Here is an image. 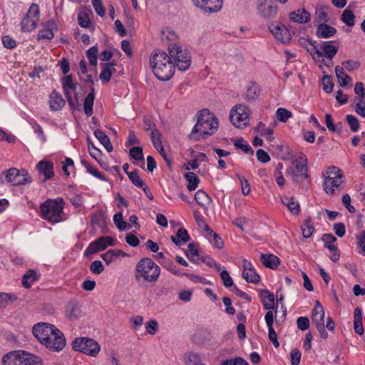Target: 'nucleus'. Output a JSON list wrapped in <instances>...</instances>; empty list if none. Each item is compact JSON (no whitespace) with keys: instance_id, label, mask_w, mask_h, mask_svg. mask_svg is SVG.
<instances>
[{"instance_id":"33","label":"nucleus","mask_w":365,"mask_h":365,"mask_svg":"<svg viewBox=\"0 0 365 365\" xmlns=\"http://www.w3.org/2000/svg\"><path fill=\"white\" fill-rule=\"evenodd\" d=\"M95 98L94 87L91 88L90 93L87 95L84 101V112L88 116L93 114V106Z\"/></svg>"},{"instance_id":"38","label":"nucleus","mask_w":365,"mask_h":365,"mask_svg":"<svg viewBox=\"0 0 365 365\" xmlns=\"http://www.w3.org/2000/svg\"><path fill=\"white\" fill-rule=\"evenodd\" d=\"M190 237L187 230L182 227L180 228L175 236H171V240L176 245H180L181 242L189 241Z\"/></svg>"},{"instance_id":"41","label":"nucleus","mask_w":365,"mask_h":365,"mask_svg":"<svg viewBox=\"0 0 365 365\" xmlns=\"http://www.w3.org/2000/svg\"><path fill=\"white\" fill-rule=\"evenodd\" d=\"M187 257L194 263H198L202 258L199 257L197 249L194 243H190L185 252Z\"/></svg>"},{"instance_id":"12","label":"nucleus","mask_w":365,"mask_h":365,"mask_svg":"<svg viewBox=\"0 0 365 365\" xmlns=\"http://www.w3.org/2000/svg\"><path fill=\"white\" fill-rule=\"evenodd\" d=\"M62 88L70 107L71 109H76V104L72 98L71 92H76L78 88L82 89L81 84L74 82L71 75H67L62 78Z\"/></svg>"},{"instance_id":"48","label":"nucleus","mask_w":365,"mask_h":365,"mask_svg":"<svg viewBox=\"0 0 365 365\" xmlns=\"http://www.w3.org/2000/svg\"><path fill=\"white\" fill-rule=\"evenodd\" d=\"M113 222L115 226L120 230H125L130 228V225H128L127 222L123 221V214L122 212H118L113 216Z\"/></svg>"},{"instance_id":"37","label":"nucleus","mask_w":365,"mask_h":365,"mask_svg":"<svg viewBox=\"0 0 365 365\" xmlns=\"http://www.w3.org/2000/svg\"><path fill=\"white\" fill-rule=\"evenodd\" d=\"M259 96V89L255 83L250 84L246 90V92L243 95L244 98L249 101H255Z\"/></svg>"},{"instance_id":"14","label":"nucleus","mask_w":365,"mask_h":365,"mask_svg":"<svg viewBox=\"0 0 365 365\" xmlns=\"http://www.w3.org/2000/svg\"><path fill=\"white\" fill-rule=\"evenodd\" d=\"M292 164L295 165V170L292 172L294 182H298L300 178L307 179L309 178L307 158L304 155L301 154L299 160L292 161Z\"/></svg>"},{"instance_id":"11","label":"nucleus","mask_w":365,"mask_h":365,"mask_svg":"<svg viewBox=\"0 0 365 365\" xmlns=\"http://www.w3.org/2000/svg\"><path fill=\"white\" fill-rule=\"evenodd\" d=\"M46 343L44 346L52 351H60L66 346V340L63 332L58 328H55V330L50 334Z\"/></svg>"},{"instance_id":"27","label":"nucleus","mask_w":365,"mask_h":365,"mask_svg":"<svg viewBox=\"0 0 365 365\" xmlns=\"http://www.w3.org/2000/svg\"><path fill=\"white\" fill-rule=\"evenodd\" d=\"M262 263L267 267L274 269L280 264V259L273 254H262L260 256Z\"/></svg>"},{"instance_id":"7","label":"nucleus","mask_w":365,"mask_h":365,"mask_svg":"<svg viewBox=\"0 0 365 365\" xmlns=\"http://www.w3.org/2000/svg\"><path fill=\"white\" fill-rule=\"evenodd\" d=\"M72 348L91 356H96L100 351V345L94 339L87 337L76 338L72 342Z\"/></svg>"},{"instance_id":"40","label":"nucleus","mask_w":365,"mask_h":365,"mask_svg":"<svg viewBox=\"0 0 365 365\" xmlns=\"http://www.w3.org/2000/svg\"><path fill=\"white\" fill-rule=\"evenodd\" d=\"M185 178L187 181V188L190 191L195 190L200 182L197 176L193 172H188L184 175Z\"/></svg>"},{"instance_id":"13","label":"nucleus","mask_w":365,"mask_h":365,"mask_svg":"<svg viewBox=\"0 0 365 365\" xmlns=\"http://www.w3.org/2000/svg\"><path fill=\"white\" fill-rule=\"evenodd\" d=\"M56 327L45 322H41L35 324L33 327V334L34 336L38 340V341L44 345L46 343V340L49 337L52 331L55 330Z\"/></svg>"},{"instance_id":"24","label":"nucleus","mask_w":365,"mask_h":365,"mask_svg":"<svg viewBox=\"0 0 365 365\" xmlns=\"http://www.w3.org/2000/svg\"><path fill=\"white\" fill-rule=\"evenodd\" d=\"M289 19L293 22L306 24L311 20V14L304 9H299L290 13Z\"/></svg>"},{"instance_id":"56","label":"nucleus","mask_w":365,"mask_h":365,"mask_svg":"<svg viewBox=\"0 0 365 365\" xmlns=\"http://www.w3.org/2000/svg\"><path fill=\"white\" fill-rule=\"evenodd\" d=\"M130 155L136 160H143V148L140 146L133 147L130 149Z\"/></svg>"},{"instance_id":"21","label":"nucleus","mask_w":365,"mask_h":365,"mask_svg":"<svg viewBox=\"0 0 365 365\" xmlns=\"http://www.w3.org/2000/svg\"><path fill=\"white\" fill-rule=\"evenodd\" d=\"M36 168L39 174L43 175L44 178L43 181H46L52 178L54 175L53 164L48 160H41L37 165Z\"/></svg>"},{"instance_id":"28","label":"nucleus","mask_w":365,"mask_h":365,"mask_svg":"<svg viewBox=\"0 0 365 365\" xmlns=\"http://www.w3.org/2000/svg\"><path fill=\"white\" fill-rule=\"evenodd\" d=\"M281 201L284 205L292 215H298L300 212V206L298 201L295 200L294 198L284 196L281 197Z\"/></svg>"},{"instance_id":"23","label":"nucleus","mask_w":365,"mask_h":365,"mask_svg":"<svg viewBox=\"0 0 365 365\" xmlns=\"http://www.w3.org/2000/svg\"><path fill=\"white\" fill-rule=\"evenodd\" d=\"M49 98V108L53 111L59 110L65 106V100L55 89L50 94Z\"/></svg>"},{"instance_id":"9","label":"nucleus","mask_w":365,"mask_h":365,"mask_svg":"<svg viewBox=\"0 0 365 365\" xmlns=\"http://www.w3.org/2000/svg\"><path fill=\"white\" fill-rule=\"evenodd\" d=\"M5 180L10 182L11 185L19 186L31 182V177L25 169L19 170L16 168H11L4 173Z\"/></svg>"},{"instance_id":"5","label":"nucleus","mask_w":365,"mask_h":365,"mask_svg":"<svg viewBox=\"0 0 365 365\" xmlns=\"http://www.w3.org/2000/svg\"><path fill=\"white\" fill-rule=\"evenodd\" d=\"M63 209L62 200H47L41 205V215L48 222H59L62 220Z\"/></svg>"},{"instance_id":"54","label":"nucleus","mask_w":365,"mask_h":365,"mask_svg":"<svg viewBox=\"0 0 365 365\" xmlns=\"http://www.w3.org/2000/svg\"><path fill=\"white\" fill-rule=\"evenodd\" d=\"M346 120L352 132L358 131L359 128V120L352 115H346Z\"/></svg>"},{"instance_id":"16","label":"nucleus","mask_w":365,"mask_h":365,"mask_svg":"<svg viewBox=\"0 0 365 365\" xmlns=\"http://www.w3.org/2000/svg\"><path fill=\"white\" fill-rule=\"evenodd\" d=\"M195 6L205 12L215 13L220 10L222 0H192Z\"/></svg>"},{"instance_id":"46","label":"nucleus","mask_w":365,"mask_h":365,"mask_svg":"<svg viewBox=\"0 0 365 365\" xmlns=\"http://www.w3.org/2000/svg\"><path fill=\"white\" fill-rule=\"evenodd\" d=\"M341 20L348 26H353L355 22V16L352 11L346 9L341 16Z\"/></svg>"},{"instance_id":"18","label":"nucleus","mask_w":365,"mask_h":365,"mask_svg":"<svg viewBox=\"0 0 365 365\" xmlns=\"http://www.w3.org/2000/svg\"><path fill=\"white\" fill-rule=\"evenodd\" d=\"M257 12L263 18H273L277 13V7L272 6L267 0H261L257 6Z\"/></svg>"},{"instance_id":"4","label":"nucleus","mask_w":365,"mask_h":365,"mask_svg":"<svg viewBox=\"0 0 365 365\" xmlns=\"http://www.w3.org/2000/svg\"><path fill=\"white\" fill-rule=\"evenodd\" d=\"M170 59L173 60L175 68L180 71L187 70L191 65V54L187 49L178 43H171L168 47Z\"/></svg>"},{"instance_id":"22","label":"nucleus","mask_w":365,"mask_h":365,"mask_svg":"<svg viewBox=\"0 0 365 365\" xmlns=\"http://www.w3.org/2000/svg\"><path fill=\"white\" fill-rule=\"evenodd\" d=\"M324 315L325 312L323 307L318 300L316 301L315 305L312 311V321L316 327L324 324Z\"/></svg>"},{"instance_id":"32","label":"nucleus","mask_w":365,"mask_h":365,"mask_svg":"<svg viewBox=\"0 0 365 365\" xmlns=\"http://www.w3.org/2000/svg\"><path fill=\"white\" fill-rule=\"evenodd\" d=\"M94 135L108 152L110 153L113 150V145L110 143V138L104 132L98 129L94 131Z\"/></svg>"},{"instance_id":"47","label":"nucleus","mask_w":365,"mask_h":365,"mask_svg":"<svg viewBox=\"0 0 365 365\" xmlns=\"http://www.w3.org/2000/svg\"><path fill=\"white\" fill-rule=\"evenodd\" d=\"M232 140L233 141L235 146L237 148L242 150L245 153H247V154L250 153L252 155L254 153L253 149L251 148V146L249 144L243 143L245 142V140L242 138H240L236 140Z\"/></svg>"},{"instance_id":"39","label":"nucleus","mask_w":365,"mask_h":365,"mask_svg":"<svg viewBox=\"0 0 365 365\" xmlns=\"http://www.w3.org/2000/svg\"><path fill=\"white\" fill-rule=\"evenodd\" d=\"M49 28H44L41 31H40L38 34V39H47L50 40L53 38L54 34L53 33V29L56 28L55 22L51 20L48 22Z\"/></svg>"},{"instance_id":"61","label":"nucleus","mask_w":365,"mask_h":365,"mask_svg":"<svg viewBox=\"0 0 365 365\" xmlns=\"http://www.w3.org/2000/svg\"><path fill=\"white\" fill-rule=\"evenodd\" d=\"M309 320L307 317H299L297 319V328L302 331H305L309 327Z\"/></svg>"},{"instance_id":"55","label":"nucleus","mask_w":365,"mask_h":365,"mask_svg":"<svg viewBox=\"0 0 365 365\" xmlns=\"http://www.w3.org/2000/svg\"><path fill=\"white\" fill-rule=\"evenodd\" d=\"M313 45H310L311 47H307V51L310 53V55L313 57L315 61H319V59L322 57L323 53L317 48V47L314 45L316 41H313Z\"/></svg>"},{"instance_id":"17","label":"nucleus","mask_w":365,"mask_h":365,"mask_svg":"<svg viewBox=\"0 0 365 365\" xmlns=\"http://www.w3.org/2000/svg\"><path fill=\"white\" fill-rule=\"evenodd\" d=\"M242 277L249 283L257 284L260 281L259 275L256 272L252 263L247 259L243 260Z\"/></svg>"},{"instance_id":"20","label":"nucleus","mask_w":365,"mask_h":365,"mask_svg":"<svg viewBox=\"0 0 365 365\" xmlns=\"http://www.w3.org/2000/svg\"><path fill=\"white\" fill-rule=\"evenodd\" d=\"M344 177L326 176L324 182V190L329 195H334L336 190L339 189Z\"/></svg>"},{"instance_id":"49","label":"nucleus","mask_w":365,"mask_h":365,"mask_svg":"<svg viewBox=\"0 0 365 365\" xmlns=\"http://www.w3.org/2000/svg\"><path fill=\"white\" fill-rule=\"evenodd\" d=\"M338 48L330 44L329 42H325L323 46V55L329 59H332L336 54Z\"/></svg>"},{"instance_id":"43","label":"nucleus","mask_w":365,"mask_h":365,"mask_svg":"<svg viewBox=\"0 0 365 365\" xmlns=\"http://www.w3.org/2000/svg\"><path fill=\"white\" fill-rule=\"evenodd\" d=\"M37 279V276L34 270H29L22 277V284L26 288H30L33 282Z\"/></svg>"},{"instance_id":"57","label":"nucleus","mask_w":365,"mask_h":365,"mask_svg":"<svg viewBox=\"0 0 365 365\" xmlns=\"http://www.w3.org/2000/svg\"><path fill=\"white\" fill-rule=\"evenodd\" d=\"M322 86L323 90L327 93H330L334 87V83L332 82V80L329 76H324L322 78Z\"/></svg>"},{"instance_id":"34","label":"nucleus","mask_w":365,"mask_h":365,"mask_svg":"<svg viewBox=\"0 0 365 365\" xmlns=\"http://www.w3.org/2000/svg\"><path fill=\"white\" fill-rule=\"evenodd\" d=\"M335 72L341 86H346L351 82V78L344 73L343 67L339 66H336Z\"/></svg>"},{"instance_id":"53","label":"nucleus","mask_w":365,"mask_h":365,"mask_svg":"<svg viewBox=\"0 0 365 365\" xmlns=\"http://www.w3.org/2000/svg\"><path fill=\"white\" fill-rule=\"evenodd\" d=\"M292 116V113L286 108H279L277 110L276 117L281 122H287Z\"/></svg>"},{"instance_id":"15","label":"nucleus","mask_w":365,"mask_h":365,"mask_svg":"<svg viewBox=\"0 0 365 365\" xmlns=\"http://www.w3.org/2000/svg\"><path fill=\"white\" fill-rule=\"evenodd\" d=\"M113 239L112 237H101L89 245L84 254L88 257L99 251L106 250L108 245L113 246Z\"/></svg>"},{"instance_id":"8","label":"nucleus","mask_w":365,"mask_h":365,"mask_svg":"<svg viewBox=\"0 0 365 365\" xmlns=\"http://www.w3.org/2000/svg\"><path fill=\"white\" fill-rule=\"evenodd\" d=\"M250 111L244 104L235 106L230 111L231 123L238 128H242L249 124Z\"/></svg>"},{"instance_id":"10","label":"nucleus","mask_w":365,"mask_h":365,"mask_svg":"<svg viewBox=\"0 0 365 365\" xmlns=\"http://www.w3.org/2000/svg\"><path fill=\"white\" fill-rule=\"evenodd\" d=\"M39 8L36 4H32L26 16L21 20V29L24 31H31L34 30L39 20Z\"/></svg>"},{"instance_id":"25","label":"nucleus","mask_w":365,"mask_h":365,"mask_svg":"<svg viewBox=\"0 0 365 365\" xmlns=\"http://www.w3.org/2000/svg\"><path fill=\"white\" fill-rule=\"evenodd\" d=\"M263 307L266 310H272L274 308V296L268 289H261L259 292Z\"/></svg>"},{"instance_id":"6","label":"nucleus","mask_w":365,"mask_h":365,"mask_svg":"<svg viewBox=\"0 0 365 365\" xmlns=\"http://www.w3.org/2000/svg\"><path fill=\"white\" fill-rule=\"evenodd\" d=\"M41 361L38 356L25 351H11L2 358L3 365H31Z\"/></svg>"},{"instance_id":"26","label":"nucleus","mask_w":365,"mask_h":365,"mask_svg":"<svg viewBox=\"0 0 365 365\" xmlns=\"http://www.w3.org/2000/svg\"><path fill=\"white\" fill-rule=\"evenodd\" d=\"M336 33V29L325 23H321L318 25L316 34L319 38H328Z\"/></svg>"},{"instance_id":"29","label":"nucleus","mask_w":365,"mask_h":365,"mask_svg":"<svg viewBox=\"0 0 365 365\" xmlns=\"http://www.w3.org/2000/svg\"><path fill=\"white\" fill-rule=\"evenodd\" d=\"M66 312L67 316L70 320L77 319L81 316V306L76 302H69Z\"/></svg>"},{"instance_id":"31","label":"nucleus","mask_w":365,"mask_h":365,"mask_svg":"<svg viewBox=\"0 0 365 365\" xmlns=\"http://www.w3.org/2000/svg\"><path fill=\"white\" fill-rule=\"evenodd\" d=\"M195 200L203 208H207L212 202L211 197L202 190H198L195 192Z\"/></svg>"},{"instance_id":"45","label":"nucleus","mask_w":365,"mask_h":365,"mask_svg":"<svg viewBox=\"0 0 365 365\" xmlns=\"http://www.w3.org/2000/svg\"><path fill=\"white\" fill-rule=\"evenodd\" d=\"M160 137L161 134L156 128L152 129L150 133V138L153 144V146L157 150H159V148H161V147H163Z\"/></svg>"},{"instance_id":"42","label":"nucleus","mask_w":365,"mask_h":365,"mask_svg":"<svg viewBox=\"0 0 365 365\" xmlns=\"http://www.w3.org/2000/svg\"><path fill=\"white\" fill-rule=\"evenodd\" d=\"M301 230H302V232L304 237L309 238L312 236V235L314 230V228L313 225L312 224L311 217H308L304 220V223L302 224V225L301 227Z\"/></svg>"},{"instance_id":"60","label":"nucleus","mask_w":365,"mask_h":365,"mask_svg":"<svg viewBox=\"0 0 365 365\" xmlns=\"http://www.w3.org/2000/svg\"><path fill=\"white\" fill-rule=\"evenodd\" d=\"M220 277L225 287H230L232 286V279L227 270H222L220 272Z\"/></svg>"},{"instance_id":"58","label":"nucleus","mask_w":365,"mask_h":365,"mask_svg":"<svg viewBox=\"0 0 365 365\" xmlns=\"http://www.w3.org/2000/svg\"><path fill=\"white\" fill-rule=\"evenodd\" d=\"M82 164L86 167L87 171L101 180H105L104 176L96 168H94L92 165L88 163L86 161L82 160Z\"/></svg>"},{"instance_id":"30","label":"nucleus","mask_w":365,"mask_h":365,"mask_svg":"<svg viewBox=\"0 0 365 365\" xmlns=\"http://www.w3.org/2000/svg\"><path fill=\"white\" fill-rule=\"evenodd\" d=\"M354 331L358 334L362 335L364 334V331L362 323V314L361 309L359 307H356L354 309Z\"/></svg>"},{"instance_id":"19","label":"nucleus","mask_w":365,"mask_h":365,"mask_svg":"<svg viewBox=\"0 0 365 365\" xmlns=\"http://www.w3.org/2000/svg\"><path fill=\"white\" fill-rule=\"evenodd\" d=\"M269 29L277 40L282 43H286L289 41L291 34L284 26L272 24L269 26Z\"/></svg>"},{"instance_id":"59","label":"nucleus","mask_w":365,"mask_h":365,"mask_svg":"<svg viewBox=\"0 0 365 365\" xmlns=\"http://www.w3.org/2000/svg\"><path fill=\"white\" fill-rule=\"evenodd\" d=\"M90 270L95 274H100L103 272L104 267L101 261L95 260L91 264Z\"/></svg>"},{"instance_id":"64","label":"nucleus","mask_w":365,"mask_h":365,"mask_svg":"<svg viewBox=\"0 0 365 365\" xmlns=\"http://www.w3.org/2000/svg\"><path fill=\"white\" fill-rule=\"evenodd\" d=\"M91 1H92V5H93L95 11H96V13L100 16H102V17L105 16L106 10L102 5V1L101 0H91Z\"/></svg>"},{"instance_id":"62","label":"nucleus","mask_w":365,"mask_h":365,"mask_svg":"<svg viewBox=\"0 0 365 365\" xmlns=\"http://www.w3.org/2000/svg\"><path fill=\"white\" fill-rule=\"evenodd\" d=\"M78 24L83 28H88L91 24V20L86 13H79L78 16Z\"/></svg>"},{"instance_id":"3","label":"nucleus","mask_w":365,"mask_h":365,"mask_svg":"<svg viewBox=\"0 0 365 365\" xmlns=\"http://www.w3.org/2000/svg\"><path fill=\"white\" fill-rule=\"evenodd\" d=\"M160 274V268L150 258L140 259L136 265L135 278H143L148 282H155Z\"/></svg>"},{"instance_id":"52","label":"nucleus","mask_w":365,"mask_h":365,"mask_svg":"<svg viewBox=\"0 0 365 365\" xmlns=\"http://www.w3.org/2000/svg\"><path fill=\"white\" fill-rule=\"evenodd\" d=\"M128 176L135 186L142 188L145 185L143 180L140 178L136 170L128 173Z\"/></svg>"},{"instance_id":"35","label":"nucleus","mask_w":365,"mask_h":365,"mask_svg":"<svg viewBox=\"0 0 365 365\" xmlns=\"http://www.w3.org/2000/svg\"><path fill=\"white\" fill-rule=\"evenodd\" d=\"M328 9V6H326L317 7L314 14V21L320 24L322 21L328 22L329 21L327 12Z\"/></svg>"},{"instance_id":"51","label":"nucleus","mask_w":365,"mask_h":365,"mask_svg":"<svg viewBox=\"0 0 365 365\" xmlns=\"http://www.w3.org/2000/svg\"><path fill=\"white\" fill-rule=\"evenodd\" d=\"M98 52V49L97 46L91 47L86 52V56L89 60V63L93 66H96L97 65Z\"/></svg>"},{"instance_id":"50","label":"nucleus","mask_w":365,"mask_h":365,"mask_svg":"<svg viewBox=\"0 0 365 365\" xmlns=\"http://www.w3.org/2000/svg\"><path fill=\"white\" fill-rule=\"evenodd\" d=\"M86 140L88 142V148L90 155L98 162H100L98 158L101 155V151L93 145L88 135L87 136Z\"/></svg>"},{"instance_id":"36","label":"nucleus","mask_w":365,"mask_h":365,"mask_svg":"<svg viewBox=\"0 0 365 365\" xmlns=\"http://www.w3.org/2000/svg\"><path fill=\"white\" fill-rule=\"evenodd\" d=\"M262 136L266 138L268 141H273L274 138L273 136V129L272 128H267L265 124L259 122L255 128Z\"/></svg>"},{"instance_id":"2","label":"nucleus","mask_w":365,"mask_h":365,"mask_svg":"<svg viewBox=\"0 0 365 365\" xmlns=\"http://www.w3.org/2000/svg\"><path fill=\"white\" fill-rule=\"evenodd\" d=\"M150 66L155 76L160 81H168L172 78L175 65L170 57L163 51H156L150 56Z\"/></svg>"},{"instance_id":"44","label":"nucleus","mask_w":365,"mask_h":365,"mask_svg":"<svg viewBox=\"0 0 365 365\" xmlns=\"http://www.w3.org/2000/svg\"><path fill=\"white\" fill-rule=\"evenodd\" d=\"M115 64L113 63H104L103 64V70L100 74V78L106 83H108L111 78L112 71L111 67Z\"/></svg>"},{"instance_id":"1","label":"nucleus","mask_w":365,"mask_h":365,"mask_svg":"<svg viewBox=\"0 0 365 365\" xmlns=\"http://www.w3.org/2000/svg\"><path fill=\"white\" fill-rule=\"evenodd\" d=\"M197 121L193 127L190 138L199 141L201 138L206 139L213 135L218 128L217 118L207 109H203L197 113Z\"/></svg>"},{"instance_id":"63","label":"nucleus","mask_w":365,"mask_h":365,"mask_svg":"<svg viewBox=\"0 0 365 365\" xmlns=\"http://www.w3.org/2000/svg\"><path fill=\"white\" fill-rule=\"evenodd\" d=\"M163 265L169 272H172L175 275H178V276L182 275V274L180 272V271L176 268L174 263L173 262H171L170 260H169V259L165 260Z\"/></svg>"}]
</instances>
